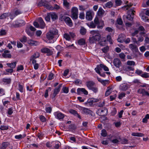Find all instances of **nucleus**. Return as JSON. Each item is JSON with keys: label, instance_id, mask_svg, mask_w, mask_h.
<instances>
[{"label": "nucleus", "instance_id": "1", "mask_svg": "<svg viewBox=\"0 0 149 149\" xmlns=\"http://www.w3.org/2000/svg\"><path fill=\"white\" fill-rule=\"evenodd\" d=\"M92 36L89 38V42L92 43H94L96 41H99L100 40V35L98 31H90Z\"/></svg>", "mask_w": 149, "mask_h": 149}, {"label": "nucleus", "instance_id": "2", "mask_svg": "<svg viewBox=\"0 0 149 149\" xmlns=\"http://www.w3.org/2000/svg\"><path fill=\"white\" fill-rule=\"evenodd\" d=\"M94 22L92 21L90 23L87 24V25L91 28H95L97 26V28L98 29H102L104 25V22L103 21L101 22V25H100L101 22L99 21L98 17H95Z\"/></svg>", "mask_w": 149, "mask_h": 149}, {"label": "nucleus", "instance_id": "3", "mask_svg": "<svg viewBox=\"0 0 149 149\" xmlns=\"http://www.w3.org/2000/svg\"><path fill=\"white\" fill-rule=\"evenodd\" d=\"M25 24V22L23 20L16 21L10 24L11 27L17 28L24 26Z\"/></svg>", "mask_w": 149, "mask_h": 149}, {"label": "nucleus", "instance_id": "4", "mask_svg": "<svg viewBox=\"0 0 149 149\" xmlns=\"http://www.w3.org/2000/svg\"><path fill=\"white\" fill-rule=\"evenodd\" d=\"M58 33L57 30L52 29L48 32L46 34V37L49 40H52L54 37V36Z\"/></svg>", "mask_w": 149, "mask_h": 149}, {"label": "nucleus", "instance_id": "5", "mask_svg": "<svg viewBox=\"0 0 149 149\" xmlns=\"http://www.w3.org/2000/svg\"><path fill=\"white\" fill-rule=\"evenodd\" d=\"M98 115L104 116H106L107 114V110L106 108H103L101 109H100L97 112Z\"/></svg>", "mask_w": 149, "mask_h": 149}, {"label": "nucleus", "instance_id": "6", "mask_svg": "<svg viewBox=\"0 0 149 149\" xmlns=\"http://www.w3.org/2000/svg\"><path fill=\"white\" fill-rule=\"evenodd\" d=\"M113 63L114 65L116 67L119 68L122 66V63L120 59L118 58H116L113 60Z\"/></svg>", "mask_w": 149, "mask_h": 149}, {"label": "nucleus", "instance_id": "7", "mask_svg": "<svg viewBox=\"0 0 149 149\" xmlns=\"http://www.w3.org/2000/svg\"><path fill=\"white\" fill-rule=\"evenodd\" d=\"M127 15L126 17L127 18L130 20H132L133 19V16L135 11L134 10H127Z\"/></svg>", "mask_w": 149, "mask_h": 149}, {"label": "nucleus", "instance_id": "8", "mask_svg": "<svg viewBox=\"0 0 149 149\" xmlns=\"http://www.w3.org/2000/svg\"><path fill=\"white\" fill-rule=\"evenodd\" d=\"M63 19L66 24L69 26L71 27L73 26V22L70 17H64Z\"/></svg>", "mask_w": 149, "mask_h": 149}, {"label": "nucleus", "instance_id": "9", "mask_svg": "<svg viewBox=\"0 0 149 149\" xmlns=\"http://www.w3.org/2000/svg\"><path fill=\"white\" fill-rule=\"evenodd\" d=\"M11 82V79L10 78H2L0 81V83L3 85H6L10 84Z\"/></svg>", "mask_w": 149, "mask_h": 149}, {"label": "nucleus", "instance_id": "10", "mask_svg": "<svg viewBox=\"0 0 149 149\" xmlns=\"http://www.w3.org/2000/svg\"><path fill=\"white\" fill-rule=\"evenodd\" d=\"M81 110L82 111L83 113L86 115H92V111L88 108L81 107Z\"/></svg>", "mask_w": 149, "mask_h": 149}, {"label": "nucleus", "instance_id": "11", "mask_svg": "<svg viewBox=\"0 0 149 149\" xmlns=\"http://www.w3.org/2000/svg\"><path fill=\"white\" fill-rule=\"evenodd\" d=\"M75 36L74 34L72 32H69V34L65 33L63 35L64 38L67 40H70V37L73 38Z\"/></svg>", "mask_w": 149, "mask_h": 149}, {"label": "nucleus", "instance_id": "12", "mask_svg": "<svg viewBox=\"0 0 149 149\" xmlns=\"http://www.w3.org/2000/svg\"><path fill=\"white\" fill-rule=\"evenodd\" d=\"M47 1H43L41 0L38 3V6H44L47 9L50 8V6L48 3H46Z\"/></svg>", "mask_w": 149, "mask_h": 149}, {"label": "nucleus", "instance_id": "13", "mask_svg": "<svg viewBox=\"0 0 149 149\" xmlns=\"http://www.w3.org/2000/svg\"><path fill=\"white\" fill-rule=\"evenodd\" d=\"M61 87V85L60 84L58 87L54 89V93L51 97L52 99L54 98L56 95L59 92L60 90V88Z\"/></svg>", "mask_w": 149, "mask_h": 149}, {"label": "nucleus", "instance_id": "14", "mask_svg": "<svg viewBox=\"0 0 149 149\" xmlns=\"http://www.w3.org/2000/svg\"><path fill=\"white\" fill-rule=\"evenodd\" d=\"M78 10H72L71 11L72 17L73 19H77L78 18Z\"/></svg>", "mask_w": 149, "mask_h": 149}, {"label": "nucleus", "instance_id": "15", "mask_svg": "<svg viewBox=\"0 0 149 149\" xmlns=\"http://www.w3.org/2000/svg\"><path fill=\"white\" fill-rule=\"evenodd\" d=\"M81 93H83L85 95H87L88 93L84 88H78L77 90V93L78 95H80Z\"/></svg>", "mask_w": 149, "mask_h": 149}, {"label": "nucleus", "instance_id": "16", "mask_svg": "<svg viewBox=\"0 0 149 149\" xmlns=\"http://www.w3.org/2000/svg\"><path fill=\"white\" fill-rule=\"evenodd\" d=\"M54 114L56 118L60 120L63 119L65 116L64 114L60 112H56Z\"/></svg>", "mask_w": 149, "mask_h": 149}, {"label": "nucleus", "instance_id": "17", "mask_svg": "<svg viewBox=\"0 0 149 149\" xmlns=\"http://www.w3.org/2000/svg\"><path fill=\"white\" fill-rule=\"evenodd\" d=\"M38 22L39 23L40 28L43 29L44 28L45 26V24L41 17H39L38 19Z\"/></svg>", "mask_w": 149, "mask_h": 149}, {"label": "nucleus", "instance_id": "18", "mask_svg": "<svg viewBox=\"0 0 149 149\" xmlns=\"http://www.w3.org/2000/svg\"><path fill=\"white\" fill-rule=\"evenodd\" d=\"M41 51L42 53H47L48 55H51L52 54V52L49 49L46 47L42 49Z\"/></svg>", "mask_w": 149, "mask_h": 149}, {"label": "nucleus", "instance_id": "19", "mask_svg": "<svg viewBox=\"0 0 149 149\" xmlns=\"http://www.w3.org/2000/svg\"><path fill=\"white\" fill-rule=\"evenodd\" d=\"M86 85L87 88L90 89L95 84V83L93 81H87L86 83Z\"/></svg>", "mask_w": 149, "mask_h": 149}, {"label": "nucleus", "instance_id": "20", "mask_svg": "<svg viewBox=\"0 0 149 149\" xmlns=\"http://www.w3.org/2000/svg\"><path fill=\"white\" fill-rule=\"evenodd\" d=\"M97 79L104 86H106L107 85L109 84V81L108 80H104L99 77H97Z\"/></svg>", "mask_w": 149, "mask_h": 149}, {"label": "nucleus", "instance_id": "21", "mask_svg": "<svg viewBox=\"0 0 149 149\" xmlns=\"http://www.w3.org/2000/svg\"><path fill=\"white\" fill-rule=\"evenodd\" d=\"M98 101L97 99H95L94 98H91L88 99L86 102L85 103L86 104H88L89 105H91L94 102H97Z\"/></svg>", "mask_w": 149, "mask_h": 149}, {"label": "nucleus", "instance_id": "22", "mask_svg": "<svg viewBox=\"0 0 149 149\" xmlns=\"http://www.w3.org/2000/svg\"><path fill=\"white\" fill-rule=\"evenodd\" d=\"M129 47L132 51L137 52L138 50V47L136 45L133 44H130Z\"/></svg>", "mask_w": 149, "mask_h": 149}, {"label": "nucleus", "instance_id": "23", "mask_svg": "<svg viewBox=\"0 0 149 149\" xmlns=\"http://www.w3.org/2000/svg\"><path fill=\"white\" fill-rule=\"evenodd\" d=\"M128 86L127 84L123 83L121 84L120 86V88L121 90L123 91H126L128 88Z\"/></svg>", "mask_w": 149, "mask_h": 149}, {"label": "nucleus", "instance_id": "24", "mask_svg": "<svg viewBox=\"0 0 149 149\" xmlns=\"http://www.w3.org/2000/svg\"><path fill=\"white\" fill-rule=\"evenodd\" d=\"M27 42L31 46H36L39 44V42L38 41L32 40H28Z\"/></svg>", "mask_w": 149, "mask_h": 149}, {"label": "nucleus", "instance_id": "25", "mask_svg": "<svg viewBox=\"0 0 149 149\" xmlns=\"http://www.w3.org/2000/svg\"><path fill=\"white\" fill-rule=\"evenodd\" d=\"M111 142L114 143H118L119 141L117 138H116V136L115 135L112 136L110 138Z\"/></svg>", "mask_w": 149, "mask_h": 149}, {"label": "nucleus", "instance_id": "26", "mask_svg": "<svg viewBox=\"0 0 149 149\" xmlns=\"http://www.w3.org/2000/svg\"><path fill=\"white\" fill-rule=\"evenodd\" d=\"M99 40V43L101 45L104 46L105 45L107 40L104 37L101 38L100 37V40Z\"/></svg>", "mask_w": 149, "mask_h": 149}, {"label": "nucleus", "instance_id": "27", "mask_svg": "<svg viewBox=\"0 0 149 149\" xmlns=\"http://www.w3.org/2000/svg\"><path fill=\"white\" fill-rule=\"evenodd\" d=\"M86 18L88 20H91L92 19V13L90 11H88L86 12Z\"/></svg>", "mask_w": 149, "mask_h": 149}, {"label": "nucleus", "instance_id": "28", "mask_svg": "<svg viewBox=\"0 0 149 149\" xmlns=\"http://www.w3.org/2000/svg\"><path fill=\"white\" fill-rule=\"evenodd\" d=\"M16 63L17 62H14L11 63H8L6 64V65L9 67L13 69L15 67Z\"/></svg>", "mask_w": 149, "mask_h": 149}, {"label": "nucleus", "instance_id": "29", "mask_svg": "<svg viewBox=\"0 0 149 149\" xmlns=\"http://www.w3.org/2000/svg\"><path fill=\"white\" fill-rule=\"evenodd\" d=\"M50 15L52 21H54L58 19V16L55 13H49Z\"/></svg>", "mask_w": 149, "mask_h": 149}, {"label": "nucleus", "instance_id": "30", "mask_svg": "<svg viewBox=\"0 0 149 149\" xmlns=\"http://www.w3.org/2000/svg\"><path fill=\"white\" fill-rule=\"evenodd\" d=\"M113 6V3L111 2L110 1L108 2L106 4H105V6H104L103 7L105 9L106 8H110L111 7H112Z\"/></svg>", "mask_w": 149, "mask_h": 149}, {"label": "nucleus", "instance_id": "31", "mask_svg": "<svg viewBox=\"0 0 149 149\" xmlns=\"http://www.w3.org/2000/svg\"><path fill=\"white\" fill-rule=\"evenodd\" d=\"M132 135L133 136L143 137L144 136V134L143 133H140L133 132L132 134Z\"/></svg>", "mask_w": 149, "mask_h": 149}, {"label": "nucleus", "instance_id": "32", "mask_svg": "<svg viewBox=\"0 0 149 149\" xmlns=\"http://www.w3.org/2000/svg\"><path fill=\"white\" fill-rule=\"evenodd\" d=\"M138 30L142 31L140 33L141 35H143L145 33V29L143 26H140L138 28Z\"/></svg>", "mask_w": 149, "mask_h": 149}, {"label": "nucleus", "instance_id": "33", "mask_svg": "<svg viewBox=\"0 0 149 149\" xmlns=\"http://www.w3.org/2000/svg\"><path fill=\"white\" fill-rule=\"evenodd\" d=\"M9 144V143L8 142H5L2 143L1 148L2 149H6Z\"/></svg>", "mask_w": 149, "mask_h": 149}, {"label": "nucleus", "instance_id": "34", "mask_svg": "<svg viewBox=\"0 0 149 149\" xmlns=\"http://www.w3.org/2000/svg\"><path fill=\"white\" fill-rule=\"evenodd\" d=\"M78 42L80 45H84L85 44V40L84 39L81 38L79 40Z\"/></svg>", "mask_w": 149, "mask_h": 149}, {"label": "nucleus", "instance_id": "35", "mask_svg": "<svg viewBox=\"0 0 149 149\" xmlns=\"http://www.w3.org/2000/svg\"><path fill=\"white\" fill-rule=\"evenodd\" d=\"M39 56V54L38 52H36L31 56L30 59H32L36 58L38 57Z\"/></svg>", "mask_w": 149, "mask_h": 149}, {"label": "nucleus", "instance_id": "36", "mask_svg": "<svg viewBox=\"0 0 149 149\" xmlns=\"http://www.w3.org/2000/svg\"><path fill=\"white\" fill-rule=\"evenodd\" d=\"M119 57L122 59V60L123 61H125V55L124 54V53H121L119 54Z\"/></svg>", "mask_w": 149, "mask_h": 149}, {"label": "nucleus", "instance_id": "37", "mask_svg": "<svg viewBox=\"0 0 149 149\" xmlns=\"http://www.w3.org/2000/svg\"><path fill=\"white\" fill-rule=\"evenodd\" d=\"M140 15L141 16V19L145 22H149V19L148 17L145 15H142L141 14Z\"/></svg>", "mask_w": 149, "mask_h": 149}, {"label": "nucleus", "instance_id": "38", "mask_svg": "<svg viewBox=\"0 0 149 149\" xmlns=\"http://www.w3.org/2000/svg\"><path fill=\"white\" fill-rule=\"evenodd\" d=\"M86 32V29L84 27H81L80 30V32L82 35H85Z\"/></svg>", "mask_w": 149, "mask_h": 149}, {"label": "nucleus", "instance_id": "39", "mask_svg": "<svg viewBox=\"0 0 149 149\" xmlns=\"http://www.w3.org/2000/svg\"><path fill=\"white\" fill-rule=\"evenodd\" d=\"M148 119H149V114H147L146 115L145 117L142 120V122L146 123L147 122Z\"/></svg>", "mask_w": 149, "mask_h": 149}, {"label": "nucleus", "instance_id": "40", "mask_svg": "<svg viewBox=\"0 0 149 149\" xmlns=\"http://www.w3.org/2000/svg\"><path fill=\"white\" fill-rule=\"evenodd\" d=\"M10 14L9 13H4L2 14L0 16V19H4V18H6L7 17L9 16L10 15Z\"/></svg>", "mask_w": 149, "mask_h": 149}, {"label": "nucleus", "instance_id": "41", "mask_svg": "<svg viewBox=\"0 0 149 149\" xmlns=\"http://www.w3.org/2000/svg\"><path fill=\"white\" fill-rule=\"evenodd\" d=\"M127 64L130 66H134L135 65V63L133 61H128L127 62Z\"/></svg>", "mask_w": 149, "mask_h": 149}, {"label": "nucleus", "instance_id": "42", "mask_svg": "<svg viewBox=\"0 0 149 149\" xmlns=\"http://www.w3.org/2000/svg\"><path fill=\"white\" fill-rule=\"evenodd\" d=\"M108 88L106 92L105 95L106 96H107L111 93V91L112 88H110L109 87Z\"/></svg>", "mask_w": 149, "mask_h": 149}, {"label": "nucleus", "instance_id": "43", "mask_svg": "<svg viewBox=\"0 0 149 149\" xmlns=\"http://www.w3.org/2000/svg\"><path fill=\"white\" fill-rule=\"evenodd\" d=\"M104 13V10H98L97 15L100 16H102Z\"/></svg>", "mask_w": 149, "mask_h": 149}, {"label": "nucleus", "instance_id": "44", "mask_svg": "<svg viewBox=\"0 0 149 149\" xmlns=\"http://www.w3.org/2000/svg\"><path fill=\"white\" fill-rule=\"evenodd\" d=\"M134 70V68L132 67L128 66H127L125 69L126 71H133Z\"/></svg>", "mask_w": 149, "mask_h": 149}, {"label": "nucleus", "instance_id": "45", "mask_svg": "<svg viewBox=\"0 0 149 149\" xmlns=\"http://www.w3.org/2000/svg\"><path fill=\"white\" fill-rule=\"evenodd\" d=\"M96 69L97 70V73L98 74L101 76L104 77L106 76L105 73V72L101 73L99 71L98 69L97 68Z\"/></svg>", "mask_w": 149, "mask_h": 149}, {"label": "nucleus", "instance_id": "46", "mask_svg": "<svg viewBox=\"0 0 149 149\" xmlns=\"http://www.w3.org/2000/svg\"><path fill=\"white\" fill-rule=\"evenodd\" d=\"M122 2L121 0H115V3L116 6H120L122 3Z\"/></svg>", "mask_w": 149, "mask_h": 149}, {"label": "nucleus", "instance_id": "47", "mask_svg": "<svg viewBox=\"0 0 149 149\" xmlns=\"http://www.w3.org/2000/svg\"><path fill=\"white\" fill-rule=\"evenodd\" d=\"M100 67L102 68L105 71H109V69L105 65H104L103 64H100Z\"/></svg>", "mask_w": 149, "mask_h": 149}, {"label": "nucleus", "instance_id": "48", "mask_svg": "<svg viewBox=\"0 0 149 149\" xmlns=\"http://www.w3.org/2000/svg\"><path fill=\"white\" fill-rule=\"evenodd\" d=\"M102 132L101 133V135L103 137H106L107 134L106 131L104 130L103 129L102 130Z\"/></svg>", "mask_w": 149, "mask_h": 149}, {"label": "nucleus", "instance_id": "49", "mask_svg": "<svg viewBox=\"0 0 149 149\" xmlns=\"http://www.w3.org/2000/svg\"><path fill=\"white\" fill-rule=\"evenodd\" d=\"M8 129V126L6 125H1L0 127V129L3 130H6Z\"/></svg>", "mask_w": 149, "mask_h": 149}, {"label": "nucleus", "instance_id": "50", "mask_svg": "<svg viewBox=\"0 0 149 149\" xmlns=\"http://www.w3.org/2000/svg\"><path fill=\"white\" fill-rule=\"evenodd\" d=\"M109 49V47L107 46L102 49V50L103 52L106 53L108 51Z\"/></svg>", "mask_w": 149, "mask_h": 149}, {"label": "nucleus", "instance_id": "51", "mask_svg": "<svg viewBox=\"0 0 149 149\" xmlns=\"http://www.w3.org/2000/svg\"><path fill=\"white\" fill-rule=\"evenodd\" d=\"M6 34V30L1 29L0 31V36L5 35Z\"/></svg>", "mask_w": 149, "mask_h": 149}, {"label": "nucleus", "instance_id": "52", "mask_svg": "<svg viewBox=\"0 0 149 149\" xmlns=\"http://www.w3.org/2000/svg\"><path fill=\"white\" fill-rule=\"evenodd\" d=\"M125 93H121L119 94L118 98L120 99H122L123 97H125Z\"/></svg>", "mask_w": 149, "mask_h": 149}, {"label": "nucleus", "instance_id": "53", "mask_svg": "<svg viewBox=\"0 0 149 149\" xmlns=\"http://www.w3.org/2000/svg\"><path fill=\"white\" fill-rule=\"evenodd\" d=\"M93 91L94 93H96L98 91V88L96 87L93 86L90 89Z\"/></svg>", "mask_w": 149, "mask_h": 149}, {"label": "nucleus", "instance_id": "54", "mask_svg": "<svg viewBox=\"0 0 149 149\" xmlns=\"http://www.w3.org/2000/svg\"><path fill=\"white\" fill-rule=\"evenodd\" d=\"M121 143L122 144H127L128 143V140L126 139H124L121 140Z\"/></svg>", "mask_w": 149, "mask_h": 149}, {"label": "nucleus", "instance_id": "55", "mask_svg": "<svg viewBox=\"0 0 149 149\" xmlns=\"http://www.w3.org/2000/svg\"><path fill=\"white\" fill-rule=\"evenodd\" d=\"M107 40L109 41L110 44H113L112 40L111 39V36L110 35H108L107 36Z\"/></svg>", "mask_w": 149, "mask_h": 149}, {"label": "nucleus", "instance_id": "56", "mask_svg": "<svg viewBox=\"0 0 149 149\" xmlns=\"http://www.w3.org/2000/svg\"><path fill=\"white\" fill-rule=\"evenodd\" d=\"M117 22L118 24L120 25H122L123 23V21L121 18H118L117 20Z\"/></svg>", "mask_w": 149, "mask_h": 149}, {"label": "nucleus", "instance_id": "57", "mask_svg": "<svg viewBox=\"0 0 149 149\" xmlns=\"http://www.w3.org/2000/svg\"><path fill=\"white\" fill-rule=\"evenodd\" d=\"M69 112L70 113L74 115L75 116H76L77 113V111L74 109H70L69 111Z\"/></svg>", "mask_w": 149, "mask_h": 149}, {"label": "nucleus", "instance_id": "58", "mask_svg": "<svg viewBox=\"0 0 149 149\" xmlns=\"http://www.w3.org/2000/svg\"><path fill=\"white\" fill-rule=\"evenodd\" d=\"M26 31L28 34L29 36H32V33L30 31L29 29V27H27L26 29Z\"/></svg>", "mask_w": 149, "mask_h": 149}, {"label": "nucleus", "instance_id": "59", "mask_svg": "<svg viewBox=\"0 0 149 149\" xmlns=\"http://www.w3.org/2000/svg\"><path fill=\"white\" fill-rule=\"evenodd\" d=\"M2 56L5 58H10L11 57V55L10 54H7L6 53H3Z\"/></svg>", "mask_w": 149, "mask_h": 149}, {"label": "nucleus", "instance_id": "60", "mask_svg": "<svg viewBox=\"0 0 149 149\" xmlns=\"http://www.w3.org/2000/svg\"><path fill=\"white\" fill-rule=\"evenodd\" d=\"M20 41L22 42H25L27 41V38L25 36H24L20 39Z\"/></svg>", "mask_w": 149, "mask_h": 149}, {"label": "nucleus", "instance_id": "61", "mask_svg": "<svg viewBox=\"0 0 149 149\" xmlns=\"http://www.w3.org/2000/svg\"><path fill=\"white\" fill-rule=\"evenodd\" d=\"M141 76L143 78H147L149 77V75H148V73L145 72L144 74H142Z\"/></svg>", "mask_w": 149, "mask_h": 149}, {"label": "nucleus", "instance_id": "62", "mask_svg": "<svg viewBox=\"0 0 149 149\" xmlns=\"http://www.w3.org/2000/svg\"><path fill=\"white\" fill-rule=\"evenodd\" d=\"M52 110V108L51 107H46L45 109V111L47 113H50Z\"/></svg>", "mask_w": 149, "mask_h": 149}, {"label": "nucleus", "instance_id": "63", "mask_svg": "<svg viewBox=\"0 0 149 149\" xmlns=\"http://www.w3.org/2000/svg\"><path fill=\"white\" fill-rule=\"evenodd\" d=\"M50 16L49 13H47V15L45 17V19L47 22H49L50 19Z\"/></svg>", "mask_w": 149, "mask_h": 149}, {"label": "nucleus", "instance_id": "64", "mask_svg": "<svg viewBox=\"0 0 149 149\" xmlns=\"http://www.w3.org/2000/svg\"><path fill=\"white\" fill-rule=\"evenodd\" d=\"M62 90L63 92L65 93H67L68 92L69 89L68 88L66 87H63Z\"/></svg>", "mask_w": 149, "mask_h": 149}]
</instances>
